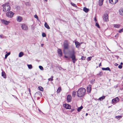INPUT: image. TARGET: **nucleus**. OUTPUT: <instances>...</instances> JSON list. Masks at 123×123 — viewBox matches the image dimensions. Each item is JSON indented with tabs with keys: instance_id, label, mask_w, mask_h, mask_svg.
<instances>
[{
	"instance_id": "nucleus-26",
	"label": "nucleus",
	"mask_w": 123,
	"mask_h": 123,
	"mask_svg": "<svg viewBox=\"0 0 123 123\" xmlns=\"http://www.w3.org/2000/svg\"><path fill=\"white\" fill-rule=\"evenodd\" d=\"M120 25L119 24H114V27L117 28H119L120 26Z\"/></svg>"
},
{
	"instance_id": "nucleus-18",
	"label": "nucleus",
	"mask_w": 123,
	"mask_h": 123,
	"mask_svg": "<svg viewBox=\"0 0 123 123\" xmlns=\"http://www.w3.org/2000/svg\"><path fill=\"white\" fill-rule=\"evenodd\" d=\"M1 75L4 78H6V73L4 71H2L1 73Z\"/></svg>"
},
{
	"instance_id": "nucleus-51",
	"label": "nucleus",
	"mask_w": 123,
	"mask_h": 123,
	"mask_svg": "<svg viewBox=\"0 0 123 123\" xmlns=\"http://www.w3.org/2000/svg\"><path fill=\"white\" fill-rule=\"evenodd\" d=\"M101 66V63H100L99 65V66L100 67Z\"/></svg>"
},
{
	"instance_id": "nucleus-5",
	"label": "nucleus",
	"mask_w": 123,
	"mask_h": 123,
	"mask_svg": "<svg viewBox=\"0 0 123 123\" xmlns=\"http://www.w3.org/2000/svg\"><path fill=\"white\" fill-rule=\"evenodd\" d=\"M63 46L64 49L63 50V51L64 52L65 49H67L68 48L69 45L68 42L67 41H65L63 44Z\"/></svg>"
},
{
	"instance_id": "nucleus-50",
	"label": "nucleus",
	"mask_w": 123,
	"mask_h": 123,
	"mask_svg": "<svg viewBox=\"0 0 123 123\" xmlns=\"http://www.w3.org/2000/svg\"><path fill=\"white\" fill-rule=\"evenodd\" d=\"M94 20H95V21L96 22L97 21L96 18V17H95L94 18Z\"/></svg>"
},
{
	"instance_id": "nucleus-17",
	"label": "nucleus",
	"mask_w": 123,
	"mask_h": 123,
	"mask_svg": "<svg viewBox=\"0 0 123 123\" xmlns=\"http://www.w3.org/2000/svg\"><path fill=\"white\" fill-rule=\"evenodd\" d=\"M104 0H99L98 5L100 6H101L102 5Z\"/></svg>"
},
{
	"instance_id": "nucleus-14",
	"label": "nucleus",
	"mask_w": 123,
	"mask_h": 123,
	"mask_svg": "<svg viewBox=\"0 0 123 123\" xmlns=\"http://www.w3.org/2000/svg\"><path fill=\"white\" fill-rule=\"evenodd\" d=\"M2 23H4V24L6 25H8L10 23V22L9 21H7L4 20H2Z\"/></svg>"
},
{
	"instance_id": "nucleus-28",
	"label": "nucleus",
	"mask_w": 123,
	"mask_h": 123,
	"mask_svg": "<svg viewBox=\"0 0 123 123\" xmlns=\"http://www.w3.org/2000/svg\"><path fill=\"white\" fill-rule=\"evenodd\" d=\"M24 54L22 52H20L19 55V57H22L23 55Z\"/></svg>"
},
{
	"instance_id": "nucleus-23",
	"label": "nucleus",
	"mask_w": 123,
	"mask_h": 123,
	"mask_svg": "<svg viewBox=\"0 0 123 123\" xmlns=\"http://www.w3.org/2000/svg\"><path fill=\"white\" fill-rule=\"evenodd\" d=\"M119 12L120 15H123V10L122 9H120L119 10Z\"/></svg>"
},
{
	"instance_id": "nucleus-37",
	"label": "nucleus",
	"mask_w": 123,
	"mask_h": 123,
	"mask_svg": "<svg viewBox=\"0 0 123 123\" xmlns=\"http://www.w3.org/2000/svg\"><path fill=\"white\" fill-rule=\"evenodd\" d=\"M95 81V80L94 79H92L90 81V82L91 84H93Z\"/></svg>"
},
{
	"instance_id": "nucleus-4",
	"label": "nucleus",
	"mask_w": 123,
	"mask_h": 123,
	"mask_svg": "<svg viewBox=\"0 0 123 123\" xmlns=\"http://www.w3.org/2000/svg\"><path fill=\"white\" fill-rule=\"evenodd\" d=\"M14 14V13H13L12 11L7 12L6 13V16L10 18H12L13 17Z\"/></svg>"
},
{
	"instance_id": "nucleus-6",
	"label": "nucleus",
	"mask_w": 123,
	"mask_h": 123,
	"mask_svg": "<svg viewBox=\"0 0 123 123\" xmlns=\"http://www.w3.org/2000/svg\"><path fill=\"white\" fill-rule=\"evenodd\" d=\"M21 27L22 29L26 31L28 29L27 26L25 24H22L21 25Z\"/></svg>"
},
{
	"instance_id": "nucleus-30",
	"label": "nucleus",
	"mask_w": 123,
	"mask_h": 123,
	"mask_svg": "<svg viewBox=\"0 0 123 123\" xmlns=\"http://www.w3.org/2000/svg\"><path fill=\"white\" fill-rule=\"evenodd\" d=\"M122 117V116H116L115 117V118L118 119V120H119L120 118Z\"/></svg>"
},
{
	"instance_id": "nucleus-40",
	"label": "nucleus",
	"mask_w": 123,
	"mask_h": 123,
	"mask_svg": "<svg viewBox=\"0 0 123 123\" xmlns=\"http://www.w3.org/2000/svg\"><path fill=\"white\" fill-rule=\"evenodd\" d=\"M42 35L43 37H45L46 36V34L45 33H42Z\"/></svg>"
},
{
	"instance_id": "nucleus-22",
	"label": "nucleus",
	"mask_w": 123,
	"mask_h": 123,
	"mask_svg": "<svg viewBox=\"0 0 123 123\" xmlns=\"http://www.w3.org/2000/svg\"><path fill=\"white\" fill-rule=\"evenodd\" d=\"M35 95L38 96H41L42 94L41 92H36Z\"/></svg>"
},
{
	"instance_id": "nucleus-58",
	"label": "nucleus",
	"mask_w": 123,
	"mask_h": 123,
	"mask_svg": "<svg viewBox=\"0 0 123 123\" xmlns=\"http://www.w3.org/2000/svg\"><path fill=\"white\" fill-rule=\"evenodd\" d=\"M123 63L122 62H121V65H123Z\"/></svg>"
},
{
	"instance_id": "nucleus-38",
	"label": "nucleus",
	"mask_w": 123,
	"mask_h": 123,
	"mask_svg": "<svg viewBox=\"0 0 123 123\" xmlns=\"http://www.w3.org/2000/svg\"><path fill=\"white\" fill-rule=\"evenodd\" d=\"M95 25L98 28H100V27L99 26V25L98 23H96V24H95Z\"/></svg>"
},
{
	"instance_id": "nucleus-32",
	"label": "nucleus",
	"mask_w": 123,
	"mask_h": 123,
	"mask_svg": "<svg viewBox=\"0 0 123 123\" xmlns=\"http://www.w3.org/2000/svg\"><path fill=\"white\" fill-rule=\"evenodd\" d=\"M53 76H51V77L50 78H49L48 79V80L49 81H53Z\"/></svg>"
},
{
	"instance_id": "nucleus-21",
	"label": "nucleus",
	"mask_w": 123,
	"mask_h": 123,
	"mask_svg": "<svg viewBox=\"0 0 123 123\" xmlns=\"http://www.w3.org/2000/svg\"><path fill=\"white\" fill-rule=\"evenodd\" d=\"M83 11L86 12H87L89 10L87 8L85 7H84L83 9Z\"/></svg>"
},
{
	"instance_id": "nucleus-12",
	"label": "nucleus",
	"mask_w": 123,
	"mask_h": 123,
	"mask_svg": "<svg viewBox=\"0 0 123 123\" xmlns=\"http://www.w3.org/2000/svg\"><path fill=\"white\" fill-rule=\"evenodd\" d=\"M72 97L69 95H68L67 97V100L69 102H70L71 101Z\"/></svg>"
},
{
	"instance_id": "nucleus-44",
	"label": "nucleus",
	"mask_w": 123,
	"mask_h": 123,
	"mask_svg": "<svg viewBox=\"0 0 123 123\" xmlns=\"http://www.w3.org/2000/svg\"><path fill=\"white\" fill-rule=\"evenodd\" d=\"M34 17L36 18H38V17L37 15H35L34 16Z\"/></svg>"
},
{
	"instance_id": "nucleus-33",
	"label": "nucleus",
	"mask_w": 123,
	"mask_h": 123,
	"mask_svg": "<svg viewBox=\"0 0 123 123\" xmlns=\"http://www.w3.org/2000/svg\"><path fill=\"white\" fill-rule=\"evenodd\" d=\"M71 5L73 6L76 7H77L76 5V4H75L74 3H73L72 2H71Z\"/></svg>"
},
{
	"instance_id": "nucleus-8",
	"label": "nucleus",
	"mask_w": 123,
	"mask_h": 123,
	"mask_svg": "<svg viewBox=\"0 0 123 123\" xmlns=\"http://www.w3.org/2000/svg\"><path fill=\"white\" fill-rule=\"evenodd\" d=\"M119 98L118 97H117L113 99L112 100V102L113 103L115 104L119 101Z\"/></svg>"
},
{
	"instance_id": "nucleus-54",
	"label": "nucleus",
	"mask_w": 123,
	"mask_h": 123,
	"mask_svg": "<svg viewBox=\"0 0 123 123\" xmlns=\"http://www.w3.org/2000/svg\"><path fill=\"white\" fill-rule=\"evenodd\" d=\"M40 99V98L39 97H38L37 98V99L38 100Z\"/></svg>"
},
{
	"instance_id": "nucleus-35",
	"label": "nucleus",
	"mask_w": 123,
	"mask_h": 123,
	"mask_svg": "<svg viewBox=\"0 0 123 123\" xmlns=\"http://www.w3.org/2000/svg\"><path fill=\"white\" fill-rule=\"evenodd\" d=\"M103 74V73L101 72H100L97 75H98L100 76H102Z\"/></svg>"
},
{
	"instance_id": "nucleus-24",
	"label": "nucleus",
	"mask_w": 123,
	"mask_h": 123,
	"mask_svg": "<svg viewBox=\"0 0 123 123\" xmlns=\"http://www.w3.org/2000/svg\"><path fill=\"white\" fill-rule=\"evenodd\" d=\"M105 98V96H103L102 97H100L98 100H99L100 101H102Z\"/></svg>"
},
{
	"instance_id": "nucleus-48",
	"label": "nucleus",
	"mask_w": 123,
	"mask_h": 123,
	"mask_svg": "<svg viewBox=\"0 0 123 123\" xmlns=\"http://www.w3.org/2000/svg\"><path fill=\"white\" fill-rule=\"evenodd\" d=\"M74 109H72L71 110V112H72L73 111H74Z\"/></svg>"
},
{
	"instance_id": "nucleus-42",
	"label": "nucleus",
	"mask_w": 123,
	"mask_h": 123,
	"mask_svg": "<svg viewBox=\"0 0 123 123\" xmlns=\"http://www.w3.org/2000/svg\"><path fill=\"white\" fill-rule=\"evenodd\" d=\"M123 31V28L120 29L119 31V32L120 33H121Z\"/></svg>"
},
{
	"instance_id": "nucleus-56",
	"label": "nucleus",
	"mask_w": 123,
	"mask_h": 123,
	"mask_svg": "<svg viewBox=\"0 0 123 123\" xmlns=\"http://www.w3.org/2000/svg\"><path fill=\"white\" fill-rule=\"evenodd\" d=\"M88 115V114L87 113H86V116H87Z\"/></svg>"
},
{
	"instance_id": "nucleus-16",
	"label": "nucleus",
	"mask_w": 123,
	"mask_h": 123,
	"mask_svg": "<svg viewBox=\"0 0 123 123\" xmlns=\"http://www.w3.org/2000/svg\"><path fill=\"white\" fill-rule=\"evenodd\" d=\"M109 1L111 4H114L116 3L118 1V0H116L115 2H113V0H109Z\"/></svg>"
},
{
	"instance_id": "nucleus-19",
	"label": "nucleus",
	"mask_w": 123,
	"mask_h": 123,
	"mask_svg": "<svg viewBox=\"0 0 123 123\" xmlns=\"http://www.w3.org/2000/svg\"><path fill=\"white\" fill-rule=\"evenodd\" d=\"M44 26L45 27L48 29H49L50 28L49 25L46 22H45L44 24Z\"/></svg>"
},
{
	"instance_id": "nucleus-13",
	"label": "nucleus",
	"mask_w": 123,
	"mask_h": 123,
	"mask_svg": "<svg viewBox=\"0 0 123 123\" xmlns=\"http://www.w3.org/2000/svg\"><path fill=\"white\" fill-rule=\"evenodd\" d=\"M75 44L76 48H79V47L80 46V43L77 41H76L75 42Z\"/></svg>"
},
{
	"instance_id": "nucleus-20",
	"label": "nucleus",
	"mask_w": 123,
	"mask_h": 123,
	"mask_svg": "<svg viewBox=\"0 0 123 123\" xmlns=\"http://www.w3.org/2000/svg\"><path fill=\"white\" fill-rule=\"evenodd\" d=\"M102 69L103 70H108L110 71H111V70L109 67L106 68H102Z\"/></svg>"
},
{
	"instance_id": "nucleus-3",
	"label": "nucleus",
	"mask_w": 123,
	"mask_h": 123,
	"mask_svg": "<svg viewBox=\"0 0 123 123\" xmlns=\"http://www.w3.org/2000/svg\"><path fill=\"white\" fill-rule=\"evenodd\" d=\"M3 10L4 12L9 11L10 9V6L7 4H3L2 5Z\"/></svg>"
},
{
	"instance_id": "nucleus-34",
	"label": "nucleus",
	"mask_w": 123,
	"mask_h": 123,
	"mask_svg": "<svg viewBox=\"0 0 123 123\" xmlns=\"http://www.w3.org/2000/svg\"><path fill=\"white\" fill-rule=\"evenodd\" d=\"M76 92L75 91H74L72 93V96L74 97L75 96L76 93Z\"/></svg>"
},
{
	"instance_id": "nucleus-55",
	"label": "nucleus",
	"mask_w": 123,
	"mask_h": 123,
	"mask_svg": "<svg viewBox=\"0 0 123 123\" xmlns=\"http://www.w3.org/2000/svg\"><path fill=\"white\" fill-rule=\"evenodd\" d=\"M19 7L18 6H17V7H16V8H17V9H18V8Z\"/></svg>"
},
{
	"instance_id": "nucleus-31",
	"label": "nucleus",
	"mask_w": 123,
	"mask_h": 123,
	"mask_svg": "<svg viewBox=\"0 0 123 123\" xmlns=\"http://www.w3.org/2000/svg\"><path fill=\"white\" fill-rule=\"evenodd\" d=\"M10 54V52H8L7 54H6L5 55V59H6L7 57Z\"/></svg>"
},
{
	"instance_id": "nucleus-49",
	"label": "nucleus",
	"mask_w": 123,
	"mask_h": 123,
	"mask_svg": "<svg viewBox=\"0 0 123 123\" xmlns=\"http://www.w3.org/2000/svg\"><path fill=\"white\" fill-rule=\"evenodd\" d=\"M2 35H0V37L1 38H3V37H2Z\"/></svg>"
},
{
	"instance_id": "nucleus-45",
	"label": "nucleus",
	"mask_w": 123,
	"mask_h": 123,
	"mask_svg": "<svg viewBox=\"0 0 123 123\" xmlns=\"http://www.w3.org/2000/svg\"><path fill=\"white\" fill-rule=\"evenodd\" d=\"M118 34H117L115 36V37L116 38H117L118 37Z\"/></svg>"
},
{
	"instance_id": "nucleus-1",
	"label": "nucleus",
	"mask_w": 123,
	"mask_h": 123,
	"mask_svg": "<svg viewBox=\"0 0 123 123\" xmlns=\"http://www.w3.org/2000/svg\"><path fill=\"white\" fill-rule=\"evenodd\" d=\"M68 53L70 56V57L72 59L73 62L74 63L77 61V59L76 58L74 49H73L72 50L68 51Z\"/></svg>"
},
{
	"instance_id": "nucleus-57",
	"label": "nucleus",
	"mask_w": 123,
	"mask_h": 123,
	"mask_svg": "<svg viewBox=\"0 0 123 123\" xmlns=\"http://www.w3.org/2000/svg\"><path fill=\"white\" fill-rule=\"evenodd\" d=\"M43 44H41V46L42 47V46H43Z\"/></svg>"
},
{
	"instance_id": "nucleus-15",
	"label": "nucleus",
	"mask_w": 123,
	"mask_h": 123,
	"mask_svg": "<svg viewBox=\"0 0 123 123\" xmlns=\"http://www.w3.org/2000/svg\"><path fill=\"white\" fill-rule=\"evenodd\" d=\"M91 91V87L90 85L87 86V91L88 92H90Z\"/></svg>"
},
{
	"instance_id": "nucleus-25",
	"label": "nucleus",
	"mask_w": 123,
	"mask_h": 123,
	"mask_svg": "<svg viewBox=\"0 0 123 123\" xmlns=\"http://www.w3.org/2000/svg\"><path fill=\"white\" fill-rule=\"evenodd\" d=\"M83 107L82 106L78 108L77 110L78 112L80 111L82 109Z\"/></svg>"
},
{
	"instance_id": "nucleus-36",
	"label": "nucleus",
	"mask_w": 123,
	"mask_h": 123,
	"mask_svg": "<svg viewBox=\"0 0 123 123\" xmlns=\"http://www.w3.org/2000/svg\"><path fill=\"white\" fill-rule=\"evenodd\" d=\"M38 88L39 89V90L41 91H42L43 90V88L41 86H39L38 87Z\"/></svg>"
},
{
	"instance_id": "nucleus-46",
	"label": "nucleus",
	"mask_w": 123,
	"mask_h": 123,
	"mask_svg": "<svg viewBox=\"0 0 123 123\" xmlns=\"http://www.w3.org/2000/svg\"><path fill=\"white\" fill-rule=\"evenodd\" d=\"M85 58L83 56H82L81 58L82 60H84Z\"/></svg>"
},
{
	"instance_id": "nucleus-47",
	"label": "nucleus",
	"mask_w": 123,
	"mask_h": 123,
	"mask_svg": "<svg viewBox=\"0 0 123 123\" xmlns=\"http://www.w3.org/2000/svg\"><path fill=\"white\" fill-rule=\"evenodd\" d=\"M28 91H29V92L30 94H31V91H30V88H28Z\"/></svg>"
},
{
	"instance_id": "nucleus-9",
	"label": "nucleus",
	"mask_w": 123,
	"mask_h": 123,
	"mask_svg": "<svg viewBox=\"0 0 123 123\" xmlns=\"http://www.w3.org/2000/svg\"><path fill=\"white\" fill-rule=\"evenodd\" d=\"M63 106L66 109H70L71 108V106L70 105L67 104H65L63 105Z\"/></svg>"
},
{
	"instance_id": "nucleus-41",
	"label": "nucleus",
	"mask_w": 123,
	"mask_h": 123,
	"mask_svg": "<svg viewBox=\"0 0 123 123\" xmlns=\"http://www.w3.org/2000/svg\"><path fill=\"white\" fill-rule=\"evenodd\" d=\"M92 57H88L87 58V60L88 61H89L91 60L92 58Z\"/></svg>"
},
{
	"instance_id": "nucleus-52",
	"label": "nucleus",
	"mask_w": 123,
	"mask_h": 123,
	"mask_svg": "<svg viewBox=\"0 0 123 123\" xmlns=\"http://www.w3.org/2000/svg\"><path fill=\"white\" fill-rule=\"evenodd\" d=\"M115 65L116 66H117L118 65V64L117 63H116L115 64Z\"/></svg>"
},
{
	"instance_id": "nucleus-10",
	"label": "nucleus",
	"mask_w": 123,
	"mask_h": 123,
	"mask_svg": "<svg viewBox=\"0 0 123 123\" xmlns=\"http://www.w3.org/2000/svg\"><path fill=\"white\" fill-rule=\"evenodd\" d=\"M22 20L23 18L22 17L19 16H17V20L18 22H20L22 21Z\"/></svg>"
},
{
	"instance_id": "nucleus-29",
	"label": "nucleus",
	"mask_w": 123,
	"mask_h": 123,
	"mask_svg": "<svg viewBox=\"0 0 123 123\" xmlns=\"http://www.w3.org/2000/svg\"><path fill=\"white\" fill-rule=\"evenodd\" d=\"M27 66L28 68L29 69H31L32 68V65L31 64H28Z\"/></svg>"
},
{
	"instance_id": "nucleus-59",
	"label": "nucleus",
	"mask_w": 123,
	"mask_h": 123,
	"mask_svg": "<svg viewBox=\"0 0 123 123\" xmlns=\"http://www.w3.org/2000/svg\"><path fill=\"white\" fill-rule=\"evenodd\" d=\"M45 1H47V0H44Z\"/></svg>"
},
{
	"instance_id": "nucleus-43",
	"label": "nucleus",
	"mask_w": 123,
	"mask_h": 123,
	"mask_svg": "<svg viewBox=\"0 0 123 123\" xmlns=\"http://www.w3.org/2000/svg\"><path fill=\"white\" fill-rule=\"evenodd\" d=\"M122 67V66L121 65H120L118 66V68L120 69H121Z\"/></svg>"
},
{
	"instance_id": "nucleus-53",
	"label": "nucleus",
	"mask_w": 123,
	"mask_h": 123,
	"mask_svg": "<svg viewBox=\"0 0 123 123\" xmlns=\"http://www.w3.org/2000/svg\"><path fill=\"white\" fill-rule=\"evenodd\" d=\"M66 58H68V57L66 56V55H65V56H64Z\"/></svg>"
},
{
	"instance_id": "nucleus-39",
	"label": "nucleus",
	"mask_w": 123,
	"mask_h": 123,
	"mask_svg": "<svg viewBox=\"0 0 123 123\" xmlns=\"http://www.w3.org/2000/svg\"><path fill=\"white\" fill-rule=\"evenodd\" d=\"M39 67L40 70H43V68L42 66H39Z\"/></svg>"
},
{
	"instance_id": "nucleus-7",
	"label": "nucleus",
	"mask_w": 123,
	"mask_h": 123,
	"mask_svg": "<svg viewBox=\"0 0 123 123\" xmlns=\"http://www.w3.org/2000/svg\"><path fill=\"white\" fill-rule=\"evenodd\" d=\"M103 17V19L105 21H108V16L107 14L106 13L105 14Z\"/></svg>"
},
{
	"instance_id": "nucleus-11",
	"label": "nucleus",
	"mask_w": 123,
	"mask_h": 123,
	"mask_svg": "<svg viewBox=\"0 0 123 123\" xmlns=\"http://www.w3.org/2000/svg\"><path fill=\"white\" fill-rule=\"evenodd\" d=\"M58 55L59 56L61 57L62 56V53L61 49H58Z\"/></svg>"
},
{
	"instance_id": "nucleus-27",
	"label": "nucleus",
	"mask_w": 123,
	"mask_h": 123,
	"mask_svg": "<svg viewBox=\"0 0 123 123\" xmlns=\"http://www.w3.org/2000/svg\"><path fill=\"white\" fill-rule=\"evenodd\" d=\"M61 88L60 87H59L57 90V92L58 93H59L61 91Z\"/></svg>"
},
{
	"instance_id": "nucleus-2",
	"label": "nucleus",
	"mask_w": 123,
	"mask_h": 123,
	"mask_svg": "<svg viewBox=\"0 0 123 123\" xmlns=\"http://www.w3.org/2000/svg\"><path fill=\"white\" fill-rule=\"evenodd\" d=\"M86 92V89L83 88H81L79 89L77 91V96L79 97H81L85 95Z\"/></svg>"
}]
</instances>
